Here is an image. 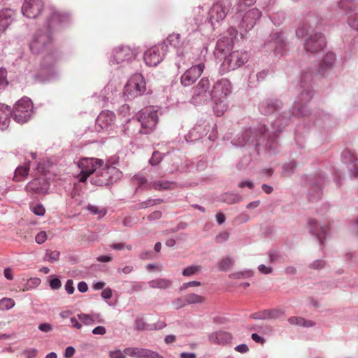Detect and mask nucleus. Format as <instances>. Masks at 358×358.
<instances>
[{
	"instance_id": "nucleus-50",
	"label": "nucleus",
	"mask_w": 358,
	"mask_h": 358,
	"mask_svg": "<svg viewBox=\"0 0 358 358\" xmlns=\"http://www.w3.org/2000/svg\"><path fill=\"white\" fill-rule=\"evenodd\" d=\"M88 210L91 212L93 215H99L100 217H103L106 214V211L101 210L98 208V207L94 206H90L87 208Z\"/></svg>"
},
{
	"instance_id": "nucleus-29",
	"label": "nucleus",
	"mask_w": 358,
	"mask_h": 358,
	"mask_svg": "<svg viewBox=\"0 0 358 358\" xmlns=\"http://www.w3.org/2000/svg\"><path fill=\"white\" fill-rule=\"evenodd\" d=\"M335 55L332 52L327 53L324 57L323 58L321 64H320V69L321 71H325L328 69H330L335 62Z\"/></svg>"
},
{
	"instance_id": "nucleus-21",
	"label": "nucleus",
	"mask_w": 358,
	"mask_h": 358,
	"mask_svg": "<svg viewBox=\"0 0 358 358\" xmlns=\"http://www.w3.org/2000/svg\"><path fill=\"white\" fill-rule=\"evenodd\" d=\"M14 11L11 9L0 10V34L3 33L13 21Z\"/></svg>"
},
{
	"instance_id": "nucleus-49",
	"label": "nucleus",
	"mask_w": 358,
	"mask_h": 358,
	"mask_svg": "<svg viewBox=\"0 0 358 358\" xmlns=\"http://www.w3.org/2000/svg\"><path fill=\"white\" fill-rule=\"evenodd\" d=\"M32 211L35 215L39 216H43L45 213L44 207L41 204H38L34 206L32 208Z\"/></svg>"
},
{
	"instance_id": "nucleus-4",
	"label": "nucleus",
	"mask_w": 358,
	"mask_h": 358,
	"mask_svg": "<svg viewBox=\"0 0 358 358\" xmlns=\"http://www.w3.org/2000/svg\"><path fill=\"white\" fill-rule=\"evenodd\" d=\"M146 90L144 77L140 74H134L127 82L124 87V92L132 96L143 94Z\"/></svg>"
},
{
	"instance_id": "nucleus-48",
	"label": "nucleus",
	"mask_w": 358,
	"mask_h": 358,
	"mask_svg": "<svg viewBox=\"0 0 358 358\" xmlns=\"http://www.w3.org/2000/svg\"><path fill=\"white\" fill-rule=\"evenodd\" d=\"M288 322L291 325H296L302 327L303 325V317H290L288 318Z\"/></svg>"
},
{
	"instance_id": "nucleus-1",
	"label": "nucleus",
	"mask_w": 358,
	"mask_h": 358,
	"mask_svg": "<svg viewBox=\"0 0 358 358\" xmlns=\"http://www.w3.org/2000/svg\"><path fill=\"white\" fill-rule=\"evenodd\" d=\"M119 170L110 165L104 164L98 167L94 176L91 178L92 182L98 186L108 185L113 182V176H119Z\"/></svg>"
},
{
	"instance_id": "nucleus-35",
	"label": "nucleus",
	"mask_w": 358,
	"mask_h": 358,
	"mask_svg": "<svg viewBox=\"0 0 358 358\" xmlns=\"http://www.w3.org/2000/svg\"><path fill=\"white\" fill-rule=\"evenodd\" d=\"M222 199L224 202L229 204H234L241 202L242 201V197L238 194L227 193L223 195Z\"/></svg>"
},
{
	"instance_id": "nucleus-11",
	"label": "nucleus",
	"mask_w": 358,
	"mask_h": 358,
	"mask_svg": "<svg viewBox=\"0 0 358 358\" xmlns=\"http://www.w3.org/2000/svg\"><path fill=\"white\" fill-rule=\"evenodd\" d=\"M231 92V86L227 80H221L214 87L212 92L215 101L222 102Z\"/></svg>"
},
{
	"instance_id": "nucleus-44",
	"label": "nucleus",
	"mask_w": 358,
	"mask_h": 358,
	"mask_svg": "<svg viewBox=\"0 0 358 358\" xmlns=\"http://www.w3.org/2000/svg\"><path fill=\"white\" fill-rule=\"evenodd\" d=\"M7 71L5 69H0V89L3 88L8 85L6 79Z\"/></svg>"
},
{
	"instance_id": "nucleus-52",
	"label": "nucleus",
	"mask_w": 358,
	"mask_h": 358,
	"mask_svg": "<svg viewBox=\"0 0 358 358\" xmlns=\"http://www.w3.org/2000/svg\"><path fill=\"white\" fill-rule=\"evenodd\" d=\"M256 0H239L238 8H237V11H241L243 10V5L246 6H250L255 3Z\"/></svg>"
},
{
	"instance_id": "nucleus-36",
	"label": "nucleus",
	"mask_w": 358,
	"mask_h": 358,
	"mask_svg": "<svg viewBox=\"0 0 358 358\" xmlns=\"http://www.w3.org/2000/svg\"><path fill=\"white\" fill-rule=\"evenodd\" d=\"M15 305V301L11 298H3L0 300V310H9Z\"/></svg>"
},
{
	"instance_id": "nucleus-13",
	"label": "nucleus",
	"mask_w": 358,
	"mask_h": 358,
	"mask_svg": "<svg viewBox=\"0 0 358 358\" xmlns=\"http://www.w3.org/2000/svg\"><path fill=\"white\" fill-rule=\"evenodd\" d=\"M136 54L130 47L122 45L117 47L113 52V60L117 63H121L124 61H129L134 58Z\"/></svg>"
},
{
	"instance_id": "nucleus-18",
	"label": "nucleus",
	"mask_w": 358,
	"mask_h": 358,
	"mask_svg": "<svg viewBox=\"0 0 358 358\" xmlns=\"http://www.w3.org/2000/svg\"><path fill=\"white\" fill-rule=\"evenodd\" d=\"M50 40L48 34H39L31 41L30 48L33 52L38 53L47 43L50 42Z\"/></svg>"
},
{
	"instance_id": "nucleus-46",
	"label": "nucleus",
	"mask_w": 358,
	"mask_h": 358,
	"mask_svg": "<svg viewBox=\"0 0 358 358\" xmlns=\"http://www.w3.org/2000/svg\"><path fill=\"white\" fill-rule=\"evenodd\" d=\"M48 238L47 233L44 231L38 233L35 237V241L38 244L43 243Z\"/></svg>"
},
{
	"instance_id": "nucleus-34",
	"label": "nucleus",
	"mask_w": 358,
	"mask_h": 358,
	"mask_svg": "<svg viewBox=\"0 0 358 358\" xmlns=\"http://www.w3.org/2000/svg\"><path fill=\"white\" fill-rule=\"evenodd\" d=\"M185 301L187 304L202 303L204 302L205 298L202 296L192 293L186 295L185 296Z\"/></svg>"
},
{
	"instance_id": "nucleus-6",
	"label": "nucleus",
	"mask_w": 358,
	"mask_h": 358,
	"mask_svg": "<svg viewBox=\"0 0 358 358\" xmlns=\"http://www.w3.org/2000/svg\"><path fill=\"white\" fill-rule=\"evenodd\" d=\"M166 47L159 45L148 49L145 53L143 59L145 64L150 66H157L164 59Z\"/></svg>"
},
{
	"instance_id": "nucleus-28",
	"label": "nucleus",
	"mask_w": 358,
	"mask_h": 358,
	"mask_svg": "<svg viewBox=\"0 0 358 358\" xmlns=\"http://www.w3.org/2000/svg\"><path fill=\"white\" fill-rule=\"evenodd\" d=\"M69 19V15L66 13L54 10L51 16V23H62L67 22Z\"/></svg>"
},
{
	"instance_id": "nucleus-43",
	"label": "nucleus",
	"mask_w": 358,
	"mask_h": 358,
	"mask_svg": "<svg viewBox=\"0 0 358 358\" xmlns=\"http://www.w3.org/2000/svg\"><path fill=\"white\" fill-rule=\"evenodd\" d=\"M78 317L80 322L86 325H90L94 322L92 317L90 315L85 313L78 314Z\"/></svg>"
},
{
	"instance_id": "nucleus-24",
	"label": "nucleus",
	"mask_w": 358,
	"mask_h": 358,
	"mask_svg": "<svg viewBox=\"0 0 358 358\" xmlns=\"http://www.w3.org/2000/svg\"><path fill=\"white\" fill-rule=\"evenodd\" d=\"M176 183L169 180L152 181L149 186L157 191L170 190L175 188Z\"/></svg>"
},
{
	"instance_id": "nucleus-41",
	"label": "nucleus",
	"mask_w": 358,
	"mask_h": 358,
	"mask_svg": "<svg viewBox=\"0 0 358 358\" xmlns=\"http://www.w3.org/2000/svg\"><path fill=\"white\" fill-rule=\"evenodd\" d=\"M163 158L162 154L158 151H155L153 152L151 159H150V163L152 166H156L159 164Z\"/></svg>"
},
{
	"instance_id": "nucleus-31",
	"label": "nucleus",
	"mask_w": 358,
	"mask_h": 358,
	"mask_svg": "<svg viewBox=\"0 0 358 358\" xmlns=\"http://www.w3.org/2000/svg\"><path fill=\"white\" fill-rule=\"evenodd\" d=\"M234 264V259L231 257H226L217 264V267L219 271H227L232 268Z\"/></svg>"
},
{
	"instance_id": "nucleus-2",
	"label": "nucleus",
	"mask_w": 358,
	"mask_h": 358,
	"mask_svg": "<svg viewBox=\"0 0 358 358\" xmlns=\"http://www.w3.org/2000/svg\"><path fill=\"white\" fill-rule=\"evenodd\" d=\"M33 110L32 102L27 97L20 99L15 106L13 117L19 123L27 122L31 117Z\"/></svg>"
},
{
	"instance_id": "nucleus-17",
	"label": "nucleus",
	"mask_w": 358,
	"mask_h": 358,
	"mask_svg": "<svg viewBox=\"0 0 358 358\" xmlns=\"http://www.w3.org/2000/svg\"><path fill=\"white\" fill-rule=\"evenodd\" d=\"M25 189L29 192L45 194L48 189V184L44 179L36 178L29 182Z\"/></svg>"
},
{
	"instance_id": "nucleus-23",
	"label": "nucleus",
	"mask_w": 358,
	"mask_h": 358,
	"mask_svg": "<svg viewBox=\"0 0 358 358\" xmlns=\"http://www.w3.org/2000/svg\"><path fill=\"white\" fill-rule=\"evenodd\" d=\"M166 42L168 45L177 48L180 55L183 56L184 52L182 50L180 51V48L184 46L185 42L181 41L180 35L179 34L173 33L169 34L166 38Z\"/></svg>"
},
{
	"instance_id": "nucleus-42",
	"label": "nucleus",
	"mask_w": 358,
	"mask_h": 358,
	"mask_svg": "<svg viewBox=\"0 0 358 358\" xmlns=\"http://www.w3.org/2000/svg\"><path fill=\"white\" fill-rule=\"evenodd\" d=\"M348 23L350 27L358 30V14L351 13L348 18Z\"/></svg>"
},
{
	"instance_id": "nucleus-40",
	"label": "nucleus",
	"mask_w": 358,
	"mask_h": 358,
	"mask_svg": "<svg viewBox=\"0 0 358 358\" xmlns=\"http://www.w3.org/2000/svg\"><path fill=\"white\" fill-rule=\"evenodd\" d=\"M60 252L57 250L47 252L45 259L49 262L57 261L59 258Z\"/></svg>"
},
{
	"instance_id": "nucleus-45",
	"label": "nucleus",
	"mask_w": 358,
	"mask_h": 358,
	"mask_svg": "<svg viewBox=\"0 0 358 358\" xmlns=\"http://www.w3.org/2000/svg\"><path fill=\"white\" fill-rule=\"evenodd\" d=\"M110 358H125L124 350H120L119 349L111 350L108 353Z\"/></svg>"
},
{
	"instance_id": "nucleus-51",
	"label": "nucleus",
	"mask_w": 358,
	"mask_h": 358,
	"mask_svg": "<svg viewBox=\"0 0 358 358\" xmlns=\"http://www.w3.org/2000/svg\"><path fill=\"white\" fill-rule=\"evenodd\" d=\"M146 324L143 318H136L135 320V328L138 330H144L146 329Z\"/></svg>"
},
{
	"instance_id": "nucleus-9",
	"label": "nucleus",
	"mask_w": 358,
	"mask_h": 358,
	"mask_svg": "<svg viewBox=\"0 0 358 358\" xmlns=\"http://www.w3.org/2000/svg\"><path fill=\"white\" fill-rule=\"evenodd\" d=\"M205 68L203 63L192 66L181 76L180 83L185 86L192 85L201 75Z\"/></svg>"
},
{
	"instance_id": "nucleus-27",
	"label": "nucleus",
	"mask_w": 358,
	"mask_h": 358,
	"mask_svg": "<svg viewBox=\"0 0 358 358\" xmlns=\"http://www.w3.org/2000/svg\"><path fill=\"white\" fill-rule=\"evenodd\" d=\"M149 286L151 288H158V289H167L170 287L172 285V281L169 279L166 278H157L152 280H150L149 282Z\"/></svg>"
},
{
	"instance_id": "nucleus-59",
	"label": "nucleus",
	"mask_w": 358,
	"mask_h": 358,
	"mask_svg": "<svg viewBox=\"0 0 358 358\" xmlns=\"http://www.w3.org/2000/svg\"><path fill=\"white\" fill-rule=\"evenodd\" d=\"M258 270L260 273L264 274H268L272 272V268L271 267H267L264 264H261L258 266Z\"/></svg>"
},
{
	"instance_id": "nucleus-33",
	"label": "nucleus",
	"mask_w": 358,
	"mask_h": 358,
	"mask_svg": "<svg viewBox=\"0 0 358 358\" xmlns=\"http://www.w3.org/2000/svg\"><path fill=\"white\" fill-rule=\"evenodd\" d=\"M357 6V3L352 0H342L339 3V7L346 10L348 13L355 10Z\"/></svg>"
},
{
	"instance_id": "nucleus-30",
	"label": "nucleus",
	"mask_w": 358,
	"mask_h": 358,
	"mask_svg": "<svg viewBox=\"0 0 358 358\" xmlns=\"http://www.w3.org/2000/svg\"><path fill=\"white\" fill-rule=\"evenodd\" d=\"M277 101H266L261 105L260 110L264 115H269L273 113L278 108Z\"/></svg>"
},
{
	"instance_id": "nucleus-53",
	"label": "nucleus",
	"mask_w": 358,
	"mask_h": 358,
	"mask_svg": "<svg viewBox=\"0 0 358 358\" xmlns=\"http://www.w3.org/2000/svg\"><path fill=\"white\" fill-rule=\"evenodd\" d=\"M65 289L69 294H72L74 292L75 289L72 280L69 279L66 281L65 284Z\"/></svg>"
},
{
	"instance_id": "nucleus-8",
	"label": "nucleus",
	"mask_w": 358,
	"mask_h": 358,
	"mask_svg": "<svg viewBox=\"0 0 358 358\" xmlns=\"http://www.w3.org/2000/svg\"><path fill=\"white\" fill-rule=\"evenodd\" d=\"M326 44L324 36L321 33L310 36L304 43V49L310 53L317 52L322 50Z\"/></svg>"
},
{
	"instance_id": "nucleus-62",
	"label": "nucleus",
	"mask_w": 358,
	"mask_h": 358,
	"mask_svg": "<svg viewBox=\"0 0 358 358\" xmlns=\"http://www.w3.org/2000/svg\"><path fill=\"white\" fill-rule=\"evenodd\" d=\"M238 186L240 188H243L245 187H248L250 189H252L254 187V184L252 181L245 180V181H242V182H239Z\"/></svg>"
},
{
	"instance_id": "nucleus-63",
	"label": "nucleus",
	"mask_w": 358,
	"mask_h": 358,
	"mask_svg": "<svg viewBox=\"0 0 358 358\" xmlns=\"http://www.w3.org/2000/svg\"><path fill=\"white\" fill-rule=\"evenodd\" d=\"M3 275L7 280H12L13 279L12 269L9 267L4 269Z\"/></svg>"
},
{
	"instance_id": "nucleus-10",
	"label": "nucleus",
	"mask_w": 358,
	"mask_h": 358,
	"mask_svg": "<svg viewBox=\"0 0 358 358\" xmlns=\"http://www.w3.org/2000/svg\"><path fill=\"white\" fill-rule=\"evenodd\" d=\"M43 8V0H25L22 7V11L27 17L36 18L41 14Z\"/></svg>"
},
{
	"instance_id": "nucleus-22",
	"label": "nucleus",
	"mask_w": 358,
	"mask_h": 358,
	"mask_svg": "<svg viewBox=\"0 0 358 358\" xmlns=\"http://www.w3.org/2000/svg\"><path fill=\"white\" fill-rule=\"evenodd\" d=\"M11 114L12 110L9 106L0 103V129L3 130L8 127Z\"/></svg>"
},
{
	"instance_id": "nucleus-14",
	"label": "nucleus",
	"mask_w": 358,
	"mask_h": 358,
	"mask_svg": "<svg viewBox=\"0 0 358 358\" xmlns=\"http://www.w3.org/2000/svg\"><path fill=\"white\" fill-rule=\"evenodd\" d=\"M261 15V11L256 8L249 10L243 17L242 27L245 30L251 29L260 18Z\"/></svg>"
},
{
	"instance_id": "nucleus-12",
	"label": "nucleus",
	"mask_w": 358,
	"mask_h": 358,
	"mask_svg": "<svg viewBox=\"0 0 358 358\" xmlns=\"http://www.w3.org/2000/svg\"><path fill=\"white\" fill-rule=\"evenodd\" d=\"M115 121V115L110 110H103L99 113L96 120L95 127L97 131L108 128L114 124Z\"/></svg>"
},
{
	"instance_id": "nucleus-57",
	"label": "nucleus",
	"mask_w": 358,
	"mask_h": 358,
	"mask_svg": "<svg viewBox=\"0 0 358 358\" xmlns=\"http://www.w3.org/2000/svg\"><path fill=\"white\" fill-rule=\"evenodd\" d=\"M200 285H201V282H199V281H191V282H186V283L182 284V285L180 287V290L186 289H187L189 287H192V286H200Z\"/></svg>"
},
{
	"instance_id": "nucleus-58",
	"label": "nucleus",
	"mask_w": 358,
	"mask_h": 358,
	"mask_svg": "<svg viewBox=\"0 0 358 358\" xmlns=\"http://www.w3.org/2000/svg\"><path fill=\"white\" fill-rule=\"evenodd\" d=\"M38 329L43 332H50L52 330V327L48 323H43L38 326Z\"/></svg>"
},
{
	"instance_id": "nucleus-39",
	"label": "nucleus",
	"mask_w": 358,
	"mask_h": 358,
	"mask_svg": "<svg viewBox=\"0 0 358 358\" xmlns=\"http://www.w3.org/2000/svg\"><path fill=\"white\" fill-rule=\"evenodd\" d=\"M310 231L312 234L316 235L318 239L322 242V237L317 233V228L319 227L317 221L311 220L309 221Z\"/></svg>"
},
{
	"instance_id": "nucleus-47",
	"label": "nucleus",
	"mask_w": 358,
	"mask_h": 358,
	"mask_svg": "<svg viewBox=\"0 0 358 358\" xmlns=\"http://www.w3.org/2000/svg\"><path fill=\"white\" fill-rule=\"evenodd\" d=\"M132 181H133V182L138 184V185L139 187L147 183L146 178H145V176H141V175L134 176L132 178Z\"/></svg>"
},
{
	"instance_id": "nucleus-56",
	"label": "nucleus",
	"mask_w": 358,
	"mask_h": 358,
	"mask_svg": "<svg viewBox=\"0 0 358 358\" xmlns=\"http://www.w3.org/2000/svg\"><path fill=\"white\" fill-rule=\"evenodd\" d=\"M229 237V234L227 232L221 233L217 235L215 238V240L217 243H222L223 241H227Z\"/></svg>"
},
{
	"instance_id": "nucleus-15",
	"label": "nucleus",
	"mask_w": 358,
	"mask_h": 358,
	"mask_svg": "<svg viewBox=\"0 0 358 358\" xmlns=\"http://www.w3.org/2000/svg\"><path fill=\"white\" fill-rule=\"evenodd\" d=\"M228 9L222 3H215L209 11V20L212 24L222 20L227 15Z\"/></svg>"
},
{
	"instance_id": "nucleus-19",
	"label": "nucleus",
	"mask_w": 358,
	"mask_h": 358,
	"mask_svg": "<svg viewBox=\"0 0 358 358\" xmlns=\"http://www.w3.org/2000/svg\"><path fill=\"white\" fill-rule=\"evenodd\" d=\"M210 87L209 80L206 78H203L200 80L197 85L194 88L192 99L194 101H197L199 97H207L208 90Z\"/></svg>"
},
{
	"instance_id": "nucleus-55",
	"label": "nucleus",
	"mask_w": 358,
	"mask_h": 358,
	"mask_svg": "<svg viewBox=\"0 0 358 358\" xmlns=\"http://www.w3.org/2000/svg\"><path fill=\"white\" fill-rule=\"evenodd\" d=\"M347 153L351 156L350 162L354 164L355 167L356 169L355 174H356V176H358V158L355 154H352L350 152H348Z\"/></svg>"
},
{
	"instance_id": "nucleus-20",
	"label": "nucleus",
	"mask_w": 358,
	"mask_h": 358,
	"mask_svg": "<svg viewBox=\"0 0 358 358\" xmlns=\"http://www.w3.org/2000/svg\"><path fill=\"white\" fill-rule=\"evenodd\" d=\"M231 334L223 331L213 332L209 336V341L213 344H227L231 342Z\"/></svg>"
},
{
	"instance_id": "nucleus-64",
	"label": "nucleus",
	"mask_w": 358,
	"mask_h": 358,
	"mask_svg": "<svg viewBox=\"0 0 358 358\" xmlns=\"http://www.w3.org/2000/svg\"><path fill=\"white\" fill-rule=\"evenodd\" d=\"M101 296L105 299H109L112 296V291L110 288L104 289L101 292Z\"/></svg>"
},
{
	"instance_id": "nucleus-32",
	"label": "nucleus",
	"mask_w": 358,
	"mask_h": 358,
	"mask_svg": "<svg viewBox=\"0 0 358 358\" xmlns=\"http://www.w3.org/2000/svg\"><path fill=\"white\" fill-rule=\"evenodd\" d=\"M29 163L17 167L15 171L14 180L20 181L25 178L29 173Z\"/></svg>"
},
{
	"instance_id": "nucleus-60",
	"label": "nucleus",
	"mask_w": 358,
	"mask_h": 358,
	"mask_svg": "<svg viewBox=\"0 0 358 358\" xmlns=\"http://www.w3.org/2000/svg\"><path fill=\"white\" fill-rule=\"evenodd\" d=\"M75 352L76 351H75L74 348H73L71 346L67 347L65 350L64 357L66 358H71V357L73 356V355L75 354Z\"/></svg>"
},
{
	"instance_id": "nucleus-7",
	"label": "nucleus",
	"mask_w": 358,
	"mask_h": 358,
	"mask_svg": "<svg viewBox=\"0 0 358 358\" xmlns=\"http://www.w3.org/2000/svg\"><path fill=\"white\" fill-rule=\"evenodd\" d=\"M248 59V52L234 51L224 59L223 64H227L229 70H234L243 65Z\"/></svg>"
},
{
	"instance_id": "nucleus-38",
	"label": "nucleus",
	"mask_w": 358,
	"mask_h": 358,
	"mask_svg": "<svg viewBox=\"0 0 358 358\" xmlns=\"http://www.w3.org/2000/svg\"><path fill=\"white\" fill-rule=\"evenodd\" d=\"M309 31V26L307 24L303 23L300 25L296 30V34L298 38H303Z\"/></svg>"
},
{
	"instance_id": "nucleus-54",
	"label": "nucleus",
	"mask_w": 358,
	"mask_h": 358,
	"mask_svg": "<svg viewBox=\"0 0 358 358\" xmlns=\"http://www.w3.org/2000/svg\"><path fill=\"white\" fill-rule=\"evenodd\" d=\"M62 285L61 281L59 279L55 278L52 279L50 282V286L53 289H59Z\"/></svg>"
},
{
	"instance_id": "nucleus-16",
	"label": "nucleus",
	"mask_w": 358,
	"mask_h": 358,
	"mask_svg": "<svg viewBox=\"0 0 358 358\" xmlns=\"http://www.w3.org/2000/svg\"><path fill=\"white\" fill-rule=\"evenodd\" d=\"M125 356L128 355L131 357L136 358H157L159 355L157 353L151 352L148 350L138 348H124Z\"/></svg>"
},
{
	"instance_id": "nucleus-3",
	"label": "nucleus",
	"mask_w": 358,
	"mask_h": 358,
	"mask_svg": "<svg viewBox=\"0 0 358 358\" xmlns=\"http://www.w3.org/2000/svg\"><path fill=\"white\" fill-rule=\"evenodd\" d=\"M142 128L145 131H141V133L147 134L151 131L158 122L157 111L153 108L149 107L143 109L138 117Z\"/></svg>"
},
{
	"instance_id": "nucleus-25",
	"label": "nucleus",
	"mask_w": 358,
	"mask_h": 358,
	"mask_svg": "<svg viewBox=\"0 0 358 358\" xmlns=\"http://www.w3.org/2000/svg\"><path fill=\"white\" fill-rule=\"evenodd\" d=\"M285 312L282 309H269L265 310L260 313L258 318L266 319H277L284 315Z\"/></svg>"
},
{
	"instance_id": "nucleus-61",
	"label": "nucleus",
	"mask_w": 358,
	"mask_h": 358,
	"mask_svg": "<svg viewBox=\"0 0 358 358\" xmlns=\"http://www.w3.org/2000/svg\"><path fill=\"white\" fill-rule=\"evenodd\" d=\"M106 331L104 327L99 326L92 330L94 334L104 335Z\"/></svg>"
},
{
	"instance_id": "nucleus-5",
	"label": "nucleus",
	"mask_w": 358,
	"mask_h": 358,
	"mask_svg": "<svg viewBox=\"0 0 358 358\" xmlns=\"http://www.w3.org/2000/svg\"><path fill=\"white\" fill-rule=\"evenodd\" d=\"M99 167L103 166V161L98 159H83L78 163V166L81 169L80 182H85L87 178L92 173H95Z\"/></svg>"
},
{
	"instance_id": "nucleus-26",
	"label": "nucleus",
	"mask_w": 358,
	"mask_h": 358,
	"mask_svg": "<svg viewBox=\"0 0 358 358\" xmlns=\"http://www.w3.org/2000/svg\"><path fill=\"white\" fill-rule=\"evenodd\" d=\"M233 46L232 38L224 37L217 42L216 49L221 53L231 50Z\"/></svg>"
},
{
	"instance_id": "nucleus-37",
	"label": "nucleus",
	"mask_w": 358,
	"mask_h": 358,
	"mask_svg": "<svg viewBox=\"0 0 358 358\" xmlns=\"http://www.w3.org/2000/svg\"><path fill=\"white\" fill-rule=\"evenodd\" d=\"M201 270V266H191L185 268L182 271V275L184 276H191L192 275H194L199 272H200Z\"/></svg>"
}]
</instances>
